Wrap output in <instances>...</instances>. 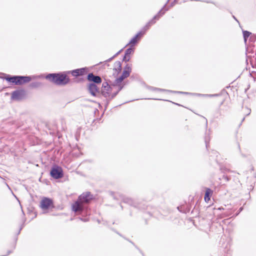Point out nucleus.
Listing matches in <instances>:
<instances>
[{
	"label": "nucleus",
	"instance_id": "nucleus-13",
	"mask_svg": "<svg viewBox=\"0 0 256 256\" xmlns=\"http://www.w3.org/2000/svg\"><path fill=\"white\" fill-rule=\"evenodd\" d=\"M250 34H251V33L248 31H244L243 32L244 41L245 43L246 42L247 38L249 37V36H250Z\"/></svg>",
	"mask_w": 256,
	"mask_h": 256
},
{
	"label": "nucleus",
	"instance_id": "nucleus-6",
	"mask_svg": "<svg viewBox=\"0 0 256 256\" xmlns=\"http://www.w3.org/2000/svg\"><path fill=\"white\" fill-rule=\"evenodd\" d=\"M50 175L56 179H58L62 176V170L60 167L58 166H54L51 171Z\"/></svg>",
	"mask_w": 256,
	"mask_h": 256
},
{
	"label": "nucleus",
	"instance_id": "nucleus-11",
	"mask_svg": "<svg viewBox=\"0 0 256 256\" xmlns=\"http://www.w3.org/2000/svg\"><path fill=\"white\" fill-rule=\"evenodd\" d=\"M212 192L210 189H206L204 196V200L206 202H208L210 200V196Z\"/></svg>",
	"mask_w": 256,
	"mask_h": 256
},
{
	"label": "nucleus",
	"instance_id": "nucleus-4",
	"mask_svg": "<svg viewBox=\"0 0 256 256\" xmlns=\"http://www.w3.org/2000/svg\"><path fill=\"white\" fill-rule=\"evenodd\" d=\"M132 68L131 66L127 64L125 66L122 76L116 80V84L118 86V90H120L122 89V86H120V83L124 78L128 77L131 72Z\"/></svg>",
	"mask_w": 256,
	"mask_h": 256
},
{
	"label": "nucleus",
	"instance_id": "nucleus-2",
	"mask_svg": "<svg viewBox=\"0 0 256 256\" xmlns=\"http://www.w3.org/2000/svg\"><path fill=\"white\" fill-rule=\"evenodd\" d=\"M46 78L57 84H64L68 82V79L64 74H49Z\"/></svg>",
	"mask_w": 256,
	"mask_h": 256
},
{
	"label": "nucleus",
	"instance_id": "nucleus-8",
	"mask_svg": "<svg viewBox=\"0 0 256 256\" xmlns=\"http://www.w3.org/2000/svg\"><path fill=\"white\" fill-rule=\"evenodd\" d=\"M89 81L93 82L96 84H100L102 82L101 78L98 76H96L92 74H90L88 76Z\"/></svg>",
	"mask_w": 256,
	"mask_h": 256
},
{
	"label": "nucleus",
	"instance_id": "nucleus-17",
	"mask_svg": "<svg viewBox=\"0 0 256 256\" xmlns=\"http://www.w3.org/2000/svg\"><path fill=\"white\" fill-rule=\"evenodd\" d=\"M133 52V49L132 48H128L126 52V56L124 58H126V56L130 54Z\"/></svg>",
	"mask_w": 256,
	"mask_h": 256
},
{
	"label": "nucleus",
	"instance_id": "nucleus-9",
	"mask_svg": "<svg viewBox=\"0 0 256 256\" xmlns=\"http://www.w3.org/2000/svg\"><path fill=\"white\" fill-rule=\"evenodd\" d=\"M144 34V32L143 31H141L138 32L134 38L131 40L129 44L132 46L134 44L138 42V40Z\"/></svg>",
	"mask_w": 256,
	"mask_h": 256
},
{
	"label": "nucleus",
	"instance_id": "nucleus-12",
	"mask_svg": "<svg viewBox=\"0 0 256 256\" xmlns=\"http://www.w3.org/2000/svg\"><path fill=\"white\" fill-rule=\"evenodd\" d=\"M152 90H156V91H160V92H175V93H182V94H188V92H173V91H170V90H164V89H160V88H152Z\"/></svg>",
	"mask_w": 256,
	"mask_h": 256
},
{
	"label": "nucleus",
	"instance_id": "nucleus-5",
	"mask_svg": "<svg viewBox=\"0 0 256 256\" xmlns=\"http://www.w3.org/2000/svg\"><path fill=\"white\" fill-rule=\"evenodd\" d=\"M40 206L43 210H46L51 207H53L52 200L48 198H43L41 200Z\"/></svg>",
	"mask_w": 256,
	"mask_h": 256
},
{
	"label": "nucleus",
	"instance_id": "nucleus-15",
	"mask_svg": "<svg viewBox=\"0 0 256 256\" xmlns=\"http://www.w3.org/2000/svg\"><path fill=\"white\" fill-rule=\"evenodd\" d=\"M80 70H78V69H77L72 71V74L74 76H78L80 75Z\"/></svg>",
	"mask_w": 256,
	"mask_h": 256
},
{
	"label": "nucleus",
	"instance_id": "nucleus-10",
	"mask_svg": "<svg viewBox=\"0 0 256 256\" xmlns=\"http://www.w3.org/2000/svg\"><path fill=\"white\" fill-rule=\"evenodd\" d=\"M88 90L92 96H96V94L98 92V89L96 84L93 83L89 84Z\"/></svg>",
	"mask_w": 256,
	"mask_h": 256
},
{
	"label": "nucleus",
	"instance_id": "nucleus-16",
	"mask_svg": "<svg viewBox=\"0 0 256 256\" xmlns=\"http://www.w3.org/2000/svg\"><path fill=\"white\" fill-rule=\"evenodd\" d=\"M124 202L128 203L130 204H132V200L131 198H126L124 200Z\"/></svg>",
	"mask_w": 256,
	"mask_h": 256
},
{
	"label": "nucleus",
	"instance_id": "nucleus-19",
	"mask_svg": "<svg viewBox=\"0 0 256 256\" xmlns=\"http://www.w3.org/2000/svg\"><path fill=\"white\" fill-rule=\"evenodd\" d=\"M118 66H119L120 68V66H120V62H118Z\"/></svg>",
	"mask_w": 256,
	"mask_h": 256
},
{
	"label": "nucleus",
	"instance_id": "nucleus-7",
	"mask_svg": "<svg viewBox=\"0 0 256 256\" xmlns=\"http://www.w3.org/2000/svg\"><path fill=\"white\" fill-rule=\"evenodd\" d=\"M164 12H162V10L159 13L156 15L153 18V20H150L146 26L144 27V29H145V30H148L149 27L152 25V24H154V23H155V20H158L160 17V16H162V14H164Z\"/></svg>",
	"mask_w": 256,
	"mask_h": 256
},
{
	"label": "nucleus",
	"instance_id": "nucleus-14",
	"mask_svg": "<svg viewBox=\"0 0 256 256\" xmlns=\"http://www.w3.org/2000/svg\"><path fill=\"white\" fill-rule=\"evenodd\" d=\"M20 96V92H19L18 91H16V92H14L12 94V97L13 99H18Z\"/></svg>",
	"mask_w": 256,
	"mask_h": 256
},
{
	"label": "nucleus",
	"instance_id": "nucleus-3",
	"mask_svg": "<svg viewBox=\"0 0 256 256\" xmlns=\"http://www.w3.org/2000/svg\"><path fill=\"white\" fill-rule=\"evenodd\" d=\"M6 79L9 82L15 84H23L29 82L31 80L30 76H14L9 77L7 76Z\"/></svg>",
	"mask_w": 256,
	"mask_h": 256
},
{
	"label": "nucleus",
	"instance_id": "nucleus-1",
	"mask_svg": "<svg viewBox=\"0 0 256 256\" xmlns=\"http://www.w3.org/2000/svg\"><path fill=\"white\" fill-rule=\"evenodd\" d=\"M92 198V196L88 192L83 193L72 206V210L76 212H81L84 208V204L88 202Z\"/></svg>",
	"mask_w": 256,
	"mask_h": 256
},
{
	"label": "nucleus",
	"instance_id": "nucleus-18",
	"mask_svg": "<svg viewBox=\"0 0 256 256\" xmlns=\"http://www.w3.org/2000/svg\"><path fill=\"white\" fill-rule=\"evenodd\" d=\"M78 70H80V75L83 74L85 72V71H86L84 68H80V69H78Z\"/></svg>",
	"mask_w": 256,
	"mask_h": 256
}]
</instances>
